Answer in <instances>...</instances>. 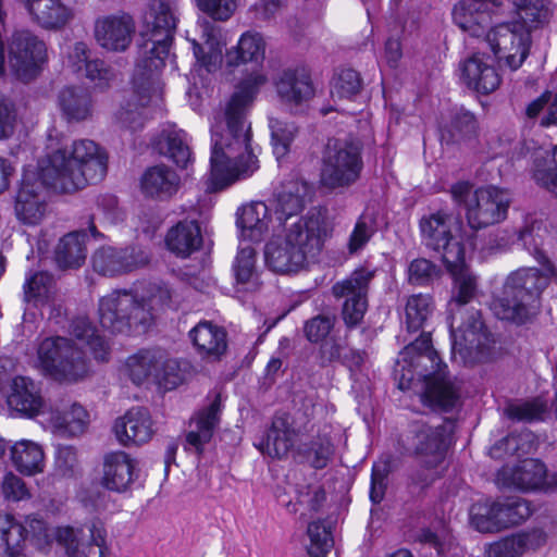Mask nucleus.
Here are the masks:
<instances>
[{
	"label": "nucleus",
	"mask_w": 557,
	"mask_h": 557,
	"mask_svg": "<svg viewBox=\"0 0 557 557\" xmlns=\"http://www.w3.org/2000/svg\"><path fill=\"white\" fill-rule=\"evenodd\" d=\"M265 57V42L259 33H244L237 46L226 52V65L237 67L251 63L252 72L235 86L224 112L226 129L211 126L210 182L213 190H222L239 180L250 177L259 161L251 147L250 126L245 129L247 108L267 82L258 72Z\"/></svg>",
	"instance_id": "nucleus-1"
},
{
	"label": "nucleus",
	"mask_w": 557,
	"mask_h": 557,
	"mask_svg": "<svg viewBox=\"0 0 557 557\" xmlns=\"http://www.w3.org/2000/svg\"><path fill=\"white\" fill-rule=\"evenodd\" d=\"M108 154L95 141H74L71 151L59 148L38 162L37 170L23 169L14 195L16 219L37 225L45 215V190L70 194L100 183L107 175Z\"/></svg>",
	"instance_id": "nucleus-2"
},
{
	"label": "nucleus",
	"mask_w": 557,
	"mask_h": 557,
	"mask_svg": "<svg viewBox=\"0 0 557 557\" xmlns=\"http://www.w3.org/2000/svg\"><path fill=\"white\" fill-rule=\"evenodd\" d=\"M444 265L453 280L446 318L451 361L467 367L495 360L498 356L496 337L485 324L481 308L474 305L480 306L478 278L466 264V252L454 265Z\"/></svg>",
	"instance_id": "nucleus-3"
},
{
	"label": "nucleus",
	"mask_w": 557,
	"mask_h": 557,
	"mask_svg": "<svg viewBox=\"0 0 557 557\" xmlns=\"http://www.w3.org/2000/svg\"><path fill=\"white\" fill-rule=\"evenodd\" d=\"M536 222L525 224L517 231V244L527 250L539 268H520L511 272L502 289L494 293L490 308L500 321L523 326L534 321L542 305V294L557 275L554 263L543 249L544 239Z\"/></svg>",
	"instance_id": "nucleus-4"
},
{
	"label": "nucleus",
	"mask_w": 557,
	"mask_h": 557,
	"mask_svg": "<svg viewBox=\"0 0 557 557\" xmlns=\"http://www.w3.org/2000/svg\"><path fill=\"white\" fill-rule=\"evenodd\" d=\"M399 355L395 369L399 389H410L414 381L423 382L421 400L432 411L450 413L461 406L460 391L445 380L447 366L434 349L430 333L422 332Z\"/></svg>",
	"instance_id": "nucleus-5"
},
{
	"label": "nucleus",
	"mask_w": 557,
	"mask_h": 557,
	"mask_svg": "<svg viewBox=\"0 0 557 557\" xmlns=\"http://www.w3.org/2000/svg\"><path fill=\"white\" fill-rule=\"evenodd\" d=\"M502 5L503 0H461L453 8V21L471 37L484 36L494 57L516 71L529 55L531 33L515 21L492 26V14Z\"/></svg>",
	"instance_id": "nucleus-6"
},
{
	"label": "nucleus",
	"mask_w": 557,
	"mask_h": 557,
	"mask_svg": "<svg viewBox=\"0 0 557 557\" xmlns=\"http://www.w3.org/2000/svg\"><path fill=\"white\" fill-rule=\"evenodd\" d=\"M326 236L325 215L320 209L311 208L286 230L283 239L265 244L264 262L275 273H297L319 257Z\"/></svg>",
	"instance_id": "nucleus-7"
},
{
	"label": "nucleus",
	"mask_w": 557,
	"mask_h": 557,
	"mask_svg": "<svg viewBox=\"0 0 557 557\" xmlns=\"http://www.w3.org/2000/svg\"><path fill=\"white\" fill-rule=\"evenodd\" d=\"M178 16L164 0H152L145 18V29L137 41L136 65L162 74L174 41Z\"/></svg>",
	"instance_id": "nucleus-8"
},
{
	"label": "nucleus",
	"mask_w": 557,
	"mask_h": 557,
	"mask_svg": "<svg viewBox=\"0 0 557 557\" xmlns=\"http://www.w3.org/2000/svg\"><path fill=\"white\" fill-rule=\"evenodd\" d=\"M99 322L111 334L129 335L133 331H145L151 314L135 295L126 290H114L100 298L98 307Z\"/></svg>",
	"instance_id": "nucleus-9"
},
{
	"label": "nucleus",
	"mask_w": 557,
	"mask_h": 557,
	"mask_svg": "<svg viewBox=\"0 0 557 557\" xmlns=\"http://www.w3.org/2000/svg\"><path fill=\"white\" fill-rule=\"evenodd\" d=\"M42 370L58 381L76 382L88 372L85 351L70 338L46 337L38 347Z\"/></svg>",
	"instance_id": "nucleus-10"
},
{
	"label": "nucleus",
	"mask_w": 557,
	"mask_h": 557,
	"mask_svg": "<svg viewBox=\"0 0 557 557\" xmlns=\"http://www.w3.org/2000/svg\"><path fill=\"white\" fill-rule=\"evenodd\" d=\"M27 543L36 549L50 544L45 519L39 515H29L21 523L12 515L0 513V557H27Z\"/></svg>",
	"instance_id": "nucleus-11"
},
{
	"label": "nucleus",
	"mask_w": 557,
	"mask_h": 557,
	"mask_svg": "<svg viewBox=\"0 0 557 557\" xmlns=\"http://www.w3.org/2000/svg\"><path fill=\"white\" fill-rule=\"evenodd\" d=\"M361 149L351 141L329 139L322 157V182L335 189L355 184L362 172Z\"/></svg>",
	"instance_id": "nucleus-12"
},
{
	"label": "nucleus",
	"mask_w": 557,
	"mask_h": 557,
	"mask_svg": "<svg viewBox=\"0 0 557 557\" xmlns=\"http://www.w3.org/2000/svg\"><path fill=\"white\" fill-rule=\"evenodd\" d=\"M453 215L445 210L424 214L419 222L422 243L436 252L444 264L454 265L467 251V235L453 234L450 223Z\"/></svg>",
	"instance_id": "nucleus-13"
},
{
	"label": "nucleus",
	"mask_w": 557,
	"mask_h": 557,
	"mask_svg": "<svg viewBox=\"0 0 557 557\" xmlns=\"http://www.w3.org/2000/svg\"><path fill=\"white\" fill-rule=\"evenodd\" d=\"M126 369L131 381L140 385L149 377H153L160 387L172 391L183 383V376L176 371V360L168 359L165 350L161 348H143L129 356Z\"/></svg>",
	"instance_id": "nucleus-14"
},
{
	"label": "nucleus",
	"mask_w": 557,
	"mask_h": 557,
	"mask_svg": "<svg viewBox=\"0 0 557 557\" xmlns=\"http://www.w3.org/2000/svg\"><path fill=\"white\" fill-rule=\"evenodd\" d=\"M160 77L159 73L135 65L131 81L132 94L122 101L116 113V119L122 127L131 132L144 128L146 122L144 109L159 89Z\"/></svg>",
	"instance_id": "nucleus-15"
},
{
	"label": "nucleus",
	"mask_w": 557,
	"mask_h": 557,
	"mask_svg": "<svg viewBox=\"0 0 557 557\" xmlns=\"http://www.w3.org/2000/svg\"><path fill=\"white\" fill-rule=\"evenodd\" d=\"M85 528L89 532L88 541H85L83 528L65 525L55 529L54 536L63 549L62 557H111L104 523L99 518H92Z\"/></svg>",
	"instance_id": "nucleus-16"
},
{
	"label": "nucleus",
	"mask_w": 557,
	"mask_h": 557,
	"mask_svg": "<svg viewBox=\"0 0 557 557\" xmlns=\"http://www.w3.org/2000/svg\"><path fill=\"white\" fill-rule=\"evenodd\" d=\"M8 53L12 71L24 82L36 78L48 61L46 44L27 29L11 35Z\"/></svg>",
	"instance_id": "nucleus-17"
},
{
	"label": "nucleus",
	"mask_w": 557,
	"mask_h": 557,
	"mask_svg": "<svg viewBox=\"0 0 557 557\" xmlns=\"http://www.w3.org/2000/svg\"><path fill=\"white\" fill-rule=\"evenodd\" d=\"M447 422L453 423V420L445 418L437 426L428 423L412 425L413 456L422 468L437 469L445 461L453 432V429L448 430Z\"/></svg>",
	"instance_id": "nucleus-18"
},
{
	"label": "nucleus",
	"mask_w": 557,
	"mask_h": 557,
	"mask_svg": "<svg viewBox=\"0 0 557 557\" xmlns=\"http://www.w3.org/2000/svg\"><path fill=\"white\" fill-rule=\"evenodd\" d=\"M510 203V195L504 188L490 185L475 189L466 212L471 232L504 221Z\"/></svg>",
	"instance_id": "nucleus-19"
},
{
	"label": "nucleus",
	"mask_w": 557,
	"mask_h": 557,
	"mask_svg": "<svg viewBox=\"0 0 557 557\" xmlns=\"http://www.w3.org/2000/svg\"><path fill=\"white\" fill-rule=\"evenodd\" d=\"M280 101L292 113H300L315 95L310 70L302 65L284 69L275 81Z\"/></svg>",
	"instance_id": "nucleus-20"
},
{
	"label": "nucleus",
	"mask_w": 557,
	"mask_h": 557,
	"mask_svg": "<svg viewBox=\"0 0 557 557\" xmlns=\"http://www.w3.org/2000/svg\"><path fill=\"white\" fill-rule=\"evenodd\" d=\"M497 481L503 487L521 492L554 491L557 487L555 476L547 480L546 465L534 458H525L512 468H503L497 472Z\"/></svg>",
	"instance_id": "nucleus-21"
},
{
	"label": "nucleus",
	"mask_w": 557,
	"mask_h": 557,
	"mask_svg": "<svg viewBox=\"0 0 557 557\" xmlns=\"http://www.w3.org/2000/svg\"><path fill=\"white\" fill-rule=\"evenodd\" d=\"M148 260L147 253L136 245L101 247L91 259L96 272L111 277L132 272L148 263Z\"/></svg>",
	"instance_id": "nucleus-22"
},
{
	"label": "nucleus",
	"mask_w": 557,
	"mask_h": 557,
	"mask_svg": "<svg viewBox=\"0 0 557 557\" xmlns=\"http://www.w3.org/2000/svg\"><path fill=\"white\" fill-rule=\"evenodd\" d=\"M3 398L13 416L30 419L45 412L40 387L28 376L12 377Z\"/></svg>",
	"instance_id": "nucleus-23"
},
{
	"label": "nucleus",
	"mask_w": 557,
	"mask_h": 557,
	"mask_svg": "<svg viewBox=\"0 0 557 557\" xmlns=\"http://www.w3.org/2000/svg\"><path fill=\"white\" fill-rule=\"evenodd\" d=\"M89 237L100 239L103 234L100 233L94 222V216H89L88 228L76 230L62 236L54 249V262L61 270L81 268L87 257V243Z\"/></svg>",
	"instance_id": "nucleus-24"
},
{
	"label": "nucleus",
	"mask_w": 557,
	"mask_h": 557,
	"mask_svg": "<svg viewBox=\"0 0 557 557\" xmlns=\"http://www.w3.org/2000/svg\"><path fill=\"white\" fill-rule=\"evenodd\" d=\"M485 53H473L460 65V79L470 90L480 95H488L496 90L502 83V76Z\"/></svg>",
	"instance_id": "nucleus-25"
},
{
	"label": "nucleus",
	"mask_w": 557,
	"mask_h": 557,
	"mask_svg": "<svg viewBox=\"0 0 557 557\" xmlns=\"http://www.w3.org/2000/svg\"><path fill=\"white\" fill-rule=\"evenodd\" d=\"M138 474L136 461L125 451H111L104 455L102 484L113 493H125L132 488Z\"/></svg>",
	"instance_id": "nucleus-26"
},
{
	"label": "nucleus",
	"mask_w": 557,
	"mask_h": 557,
	"mask_svg": "<svg viewBox=\"0 0 557 557\" xmlns=\"http://www.w3.org/2000/svg\"><path fill=\"white\" fill-rule=\"evenodd\" d=\"M140 191L145 198L156 201L172 199L181 187L180 175L165 164L148 166L139 180Z\"/></svg>",
	"instance_id": "nucleus-27"
},
{
	"label": "nucleus",
	"mask_w": 557,
	"mask_h": 557,
	"mask_svg": "<svg viewBox=\"0 0 557 557\" xmlns=\"http://www.w3.org/2000/svg\"><path fill=\"white\" fill-rule=\"evenodd\" d=\"M113 431L123 446L147 443L152 434V421L145 407L129 409L122 418L115 420Z\"/></svg>",
	"instance_id": "nucleus-28"
},
{
	"label": "nucleus",
	"mask_w": 557,
	"mask_h": 557,
	"mask_svg": "<svg viewBox=\"0 0 557 557\" xmlns=\"http://www.w3.org/2000/svg\"><path fill=\"white\" fill-rule=\"evenodd\" d=\"M441 139L446 145L474 146L480 125L476 115L465 107L451 110L448 121L441 127Z\"/></svg>",
	"instance_id": "nucleus-29"
},
{
	"label": "nucleus",
	"mask_w": 557,
	"mask_h": 557,
	"mask_svg": "<svg viewBox=\"0 0 557 557\" xmlns=\"http://www.w3.org/2000/svg\"><path fill=\"white\" fill-rule=\"evenodd\" d=\"M96 39L107 50L124 51L132 42L135 23L129 14L107 16L96 24Z\"/></svg>",
	"instance_id": "nucleus-30"
},
{
	"label": "nucleus",
	"mask_w": 557,
	"mask_h": 557,
	"mask_svg": "<svg viewBox=\"0 0 557 557\" xmlns=\"http://www.w3.org/2000/svg\"><path fill=\"white\" fill-rule=\"evenodd\" d=\"M57 283L48 271H32L25 275L22 290V301L25 305L24 319L30 309L49 306L55 298Z\"/></svg>",
	"instance_id": "nucleus-31"
},
{
	"label": "nucleus",
	"mask_w": 557,
	"mask_h": 557,
	"mask_svg": "<svg viewBox=\"0 0 557 557\" xmlns=\"http://www.w3.org/2000/svg\"><path fill=\"white\" fill-rule=\"evenodd\" d=\"M296 432L286 416H275L262 438L255 446L272 459L283 460L294 448Z\"/></svg>",
	"instance_id": "nucleus-32"
},
{
	"label": "nucleus",
	"mask_w": 557,
	"mask_h": 557,
	"mask_svg": "<svg viewBox=\"0 0 557 557\" xmlns=\"http://www.w3.org/2000/svg\"><path fill=\"white\" fill-rule=\"evenodd\" d=\"M197 354L205 359L220 360L227 349V333L211 321H200L188 333Z\"/></svg>",
	"instance_id": "nucleus-33"
},
{
	"label": "nucleus",
	"mask_w": 557,
	"mask_h": 557,
	"mask_svg": "<svg viewBox=\"0 0 557 557\" xmlns=\"http://www.w3.org/2000/svg\"><path fill=\"white\" fill-rule=\"evenodd\" d=\"M309 189L308 183L300 178L293 177L281 184V188L275 195L274 205V214L278 226L285 225L289 218L305 209Z\"/></svg>",
	"instance_id": "nucleus-34"
},
{
	"label": "nucleus",
	"mask_w": 557,
	"mask_h": 557,
	"mask_svg": "<svg viewBox=\"0 0 557 557\" xmlns=\"http://www.w3.org/2000/svg\"><path fill=\"white\" fill-rule=\"evenodd\" d=\"M222 413L221 395L216 394L208 406H205L195 413L193 420L196 423V430L186 434V444L191 446L198 455L205 451V445L208 444L219 426Z\"/></svg>",
	"instance_id": "nucleus-35"
},
{
	"label": "nucleus",
	"mask_w": 557,
	"mask_h": 557,
	"mask_svg": "<svg viewBox=\"0 0 557 557\" xmlns=\"http://www.w3.org/2000/svg\"><path fill=\"white\" fill-rule=\"evenodd\" d=\"M203 243L200 224L197 220H183L169 228L165 246L180 258H188L198 251Z\"/></svg>",
	"instance_id": "nucleus-36"
},
{
	"label": "nucleus",
	"mask_w": 557,
	"mask_h": 557,
	"mask_svg": "<svg viewBox=\"0 0 557 557\" xmlns=\"http://www.w3.org/2000/svg\"><path fill=\"white\" fill-rule=\"evenodd\" d=\"M269 208L262 202L242 206L236 212V226L240 236L250 242L259 243L269 230Z\"/></svg>",
	"instance_id": "nucleus-37"
},
{
	"label": "nucleus",
	"mask_w": 557,
	"mask_h": 557,
	"mask_svg": "<svg viewBox=\"0 0 557 557\" xmlns=\"http://www.w3.org/2000/svg\"><path fill=\"white\" fill-rule=\"evenodd\" d=\"M58 108L67 123L85 121L92 113V96L86 88L66 86L59 91Z\"/></svg>",
	"instance_id": "nucleus-38"
},
{
	"label": "nucleus",
	"mask_w": 557,
	"mask_h": 557,
	"mask_svg": "<svg viewBox=\"0 0 557 557\" xmlns=\"http://www.w3.org/2000/svg\"><path fill=\"white\" fill-rule=\"evenodd\" d=\"M185 137L186 133L183 129H163L151 139V148L158 154L166 157L177 168L187 169L194 158Z\"/></svg>",
	"instance_id": "nucleus-39"
},
{
	"label": "nucleus",
	"mask_w": 557,
	"mask_h": 557,
	"mask_svg": "<svg viewBox=\"0 0 557 557\" xmlns=\"http://www.w3.org/2000/svg\"><path fill=\"white\" fill-rule=\"evenodd\" d=\"M25 7L33 18L47 29L61 28L70 17L67 8L60 0H25Z\"/></svg>",
	"instance_id": "nucleus-40"
},
{
	"label": "nucleus",
	"mask_w": 557,
	"mask_h": 557,
	"mask_svg": "<svg viewBox=\"0 0 557 557\" xmlns=\"http://www.w3.org/2000/svg\"><path fill=\"white\" fill-rule=\"evenodd\" d=\"M374 278V271L367 268L356 269L349 276L336 282L332 286V295L344 301L368 299L370 283Z\"/></svg>",
	"instance_id": "nucleus-41"
},
{
	"label": "nucleus",
	"mask_w": 557,
	"mask_h": 557,
	"mask_svg": "<svg viewBox=\"0 0 557 557\" xmlns=\"http://www.w3.org/2000/svg\"><path fill=\"white\" fill-rule=\"evenodd\" d=\"M11 460L15 469L25 475H32L42 470L44 451L30 441H20L10 448Z\"/></svg>",
	"instance_id": "nucleus-42"
},
{
	"label": "nucleus",
	"mask_w": 557,
	"mask_h": 557,
	"mask_svg": "<svg viewBox=\"0 0 557 557\" xmlns=\"http://www.w3.org/2000/svg\"><path fill=\"white\" fill-rule=\"evenodd\" d=\"M333 453V445L329 441L310 440L294 447L293 458L299 465L308 463L315 470H322L329 465Z\"/></svg>",
	"instance_id": "nucleus-43"
},
{
	"label": "nucleus",
	"mask_w": 557,
	"mask_h": 557,
	"mask_svg": "<svg viewBox=\"0 0 557 557\" xmlns=\"http://www.w3.org/2000/svg\"><path fill=\"white\" fill-rule=\"evenodd\" d=\"M495 507L499 531L519 525L532 515L530 503L519 496L497 498Z\"/></svg>",
	"instance_id": "nucleus-44"
},
{
	"label": "nucleus",
	"mask_w": 557,
	"mask_h": 557,
	"mask_svg": "<svg viewBox=\"0 0 557 557\" xmlns=\"http://www.w3.org/2000/svg\"><path fill=\"white\" fill-rule=\"evenodd\" d=\"M549 0H513V5L521 25H525L530 33L548 24L553 14Z\"/></svg>",
	"instance_id": "nucleus-45"
},
{
	"label": "nucleus",
	"mask_w": 557,
	"mask_h": 557,
	"mask_svg": "<svg viewBox=\"0 0 557 557\" xmlns=\"http://www.w3.org/2000/svg\"><path fill=\"white\" fill-rule=\"evenodd\" d=\"M110 492L104 487L101 479H92L81 484L76 492V499L87 511L101 512L114 505Z\"/></svg>",
	"instance_id": "nucleus-46"
},
{
	"label": "nucleus",
	"mask_w": 557,
	"mask_h": 557,
	"mask_svg": "<svg viewBox=\"0 0 557 557\" xmlns=\"http://www.w3.org/2000/svg\"><path fill=\"white\" fill-rule=\"evenodd\" d=\"M434 309V299L430 294L411 295L405 308L407 331L416 333L423 330Z\"/></svg>",
	"instance_id": "nucleus-47"
},
{
	"label": "nucleus",
	"mask_w": 557,
	"mask_h": 557,
	"mask_svg": "<svg viewBox=\"0 0 557 557\" xmlns=\"http://www.w3.org/2000/svg\"><path fill=\"white\" fill-rule=\"evenodd\" d=\"M532 178L536 185L557 198V146L550 154L534 157Z\"/></svg>",
	"instance_id": "nucleus-48"
},
{
	"label": "nucleus",
	"mask_w": 557,
	"mask_h": 557,
	"mask_svg": "<svg viewBox=\"0 0 557 557\" xmlns=\"http://www.w3.org/2000/svg\"><path fill=\"white\" fill-rule=\"evenodd\" d=\"M547 409V403L544 399L534 397L530 400L508 404L505 416L512 422L534 423L544 421Z\"/></svg>",
	"instance_id": "nucleus-49"
},
{
	"label": "nucleus",
	"mask_w": 557,
	"mask_h": 557,
	"mask_svg": "<svg viewBox=\"0 0 557 557\" xmlns=\"http://www.w3.org/2000/svg\"><path fill=\"white\" fill-rule=\"evenodd\" d=\"M515 244H517L516 230H497L491 233L486 240L479 239L474 232L467 235V249L471 250L506 251Z\"/></svg>",
	"instance_id": "nucleus-50"
},
{
	"label": "nucleus",
	"mask_w": 557,
	"mask_h": 557,
	"mask_svg": "<svg viewBox=\"0 0 557 557\" xmlns=\"http://www.w3.org/2000/svg\"><path fill=\"white\" fill-rule=\"evenodd\" d=\"M406 273L410 285L428 287L438 281L443 272L441 267L433 261L426 258H416L409 262Z\"/></svg>",
	"instance_id": "nucleus-51"
},
{
	"label": "nucleus",
	"mask_w": 557,
	"mask_h": 557,
	"mask_svg": "<svg viewBox=\"0 0 557 557\" xmlns=\"http://www.w3.org/2000/svg\"><path fill=\"white\" fill-rule=\"evenodd\" d=\"M377 216L375 213L363 212L356 221L349 235L347 248L354 255L362 250L377 232Z\"/></svg>",
	"instance_id": "nucleus-52"
},
{
	"label": "nucleus",
	"mask_w": 557,
	"mask_h": 557,
	"mask_svg": "<svg viewBox=\"0 0 557 557\" xmlns=\"http://www.w3.org/2000/svg\"><path fill=\"white\" fill-rule=\"evenodd\" d=\"M269 125L273 153L276 159L280 160L289 152L298 127L293 122L281 121L278 119H271Z\"/></svg>",
	"instance_id": "nucleus-53"
},
{
	"label": "nucleus",
	"mask_w": 557,
	"mask_h": 557,
	"mask_svg": "<svg viewBox=\"0 0 557 557\" xmlns=\"http://www.w3.org/2000/svg\"><path fill=\"white\" fill-rule=\"evenodd\" d=\"M472 527L482 533H494L499 531L498 515L495 500L476 502L469 510Z\"/></svg>",
	"instance_id": "nucleus-54"
},
{
	"label": "nucleus",
	"mask_w": 557,
	"mask_h": 557,
	"mask_svg": "<svg viewBox=\"0 0 557 557\" xmlns=\"http://www.w3.org/2000/svg\"><path fill=\"white\" fill-rule=\"evenodd\" d=\"M310 539L308 554L310 557H326L333 547L334 540L331 529L324 524V520L312 521L307 527Z\"/></svg>",
	"instance_id": "nucleus-55"
},
{
	"label": "nucleus",
	"mask_w": 557,
	"mask_h": 557,
	"mask_svg": "<svg viewBox=\"0 0 557 557\" xmlns=\"http://www.w3.org/2000/svg\"><path fill=\"white\" fill-rule=\"evenodd\" d=\"M232 271L237 284H247L257 276V251L251 246L238 247L232 264Z\"/></svg>",
	"instance_id": "nucleus-56"
},
{
	"label": "nucleus",
	"mask_w": 557,
	"mask_h": 557,
	"mask_svg": "<svg viewBox=\"0 0 557 557\" xmlns=\"http://www.w3.org/2000/svg\"><path fill=\"white\" fill-rule=\"evenodd\" d=\"M430 469H409L404 476L403 496L424 499L426 491L434 483L435 476L429 472Z\"/></svg>",
	"instance_id": "nucleus-57"
},
{
	"label": "nucleus",
	"mask_w": 557,
	"mask_h": 557,
	"mask_svg": "<svg viewBox=\"0 0 557 557\" xmlns=\"http://www.w3.org/2000/svg\"><path fill=\"white\" fill-rule=\"evenodd\" d=\"M362 78L351 67L342 69L333 78L332 92L341 99H354L362 89Z\"/></svg>",
	"instance_id": "nucleus-58"
},
{
	"label": "nucleus",
	"mask_w": 557,
	"mask_h": 557,
	"mask_svg": "<svg viewBox=\"0 0 557 557\" xmlns=\"http://www.w3.org/2000/svg\"><path fill=\"white\" fill-rule=\"evenodd\" d=\"M336 323L334 314H317L305 321L302 326L304 336L311 344L324 342Z\"/></svg>",
	"instance_id": "nucleus-59"
},
{
	"label": "nucleus",
	"mask_w": 557,
	"mask_h": 557,
	"mask_svg": "<svg viewBox=\"0 0 557 557\" xmlns=\"http://www.w3.org/2000/svg\"><path fill=\"white\" fill-rule=\"evenodd\" d=\"M424 499L399 495L398 518L403 528L413 530L418 528L424 518Z\"/></svg>",
	"instance_id": "nucleus-60"
},
{
	"label": "nucleus",
	"mask_w": 557,
	"mask_h": 557,
	"mask_svg": "<svg viewBox=\"0 0 557 557\" xmlns=\"http://www.w3.org/2000/svg\"><path fill=\"white\" fill-rule=\"evenodd\" d=\"M88 417L89 414L83 406L74 404L71 411L62 418L58 428L70 437L77 436L84 433L88 423Z\"/></svg>",
	"instance_id": "nucleus-61"
},
{
	"label": "nucleus",
	"mask_w": 557,
	"mask_h": 557,
	"mask_svg": "<svg viewBox=\"0 0 557 557\" xmlns=\"http://www.w3.org/2000/svg\"><path fill=\"white\" fill-rule=\"evenodd\" d=\"M75 51L81 61L85 62L86 77L92 82H108L111 76V69L103 60H90L84 42H77Z\"/></svg>",
	"instance_id": "nucleus-62"
},
{
	"label": "nucleus",
	"mask_w": 557,
	"mask_h": 557,
	"mask_svg": "<svg viewBox=\"0 0 557 557\" xmlns=\"http://www.w3.org/2000/svg\"><path fill=\"white\" fill-rule=\"evenodd\" d=\"M525 552L524 542L519 533L506 536L493 543L488 550L490 557H521Z\"/></svg>",
	"instance_id": "nucleus-63"
},
{
	"label": "nucleus",
	"mask_w": 557,
	"mask_h": 557,
	"mask_svg": "<svg viewBox=\"0 0 557 557\" xmlns=\"http://www.w3.org/2000/svg\"><path fill=\"white\" fill-rule=\"evenodd\" d=\"M368 310V299L344 301L341 317L348 331L355 330L362 322Z\"/></svg>",
	"instance_id": "nucleus-64"
}]
</instances>
